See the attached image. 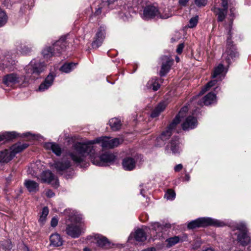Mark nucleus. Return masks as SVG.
<instances>
[{
	"label": "nucleus",
	"mask_w": 251,
	"mask_h": 251,
	"mask_svg": "<svg viewBox=\"0 0 251 251\" xmlns=\"http://www.w3.org/2000/svg\"><path fill=\"white\" fill-rule=\"evenodd\" d=\"M95 140L89 141L86 143L76 142L73 146L74 151L69 153L72 160L76 164H80L85 161V158L88 155L95 153L94 145Z\"/></svg>",
	"instance_id": "f257e3e1"
},
{
	"label": "nucleus",
	"mask_w": 251,
	"mask_h": 251,
	"mask_svg": "<svg viewBox=\"0 0 251 251\" xmlns=\"http://www.w3.org/2000/svg\"><path fill=\"white\" fill-rule=\"evenodd\" d=\"M225 226V224L223 221L210 217H200L188 223L187 228L194 229L197 228H204L210 226L218 227Z\"/></svg>",
	"instance_id": "f03ea898"
},
{
	"label": "nucleus",
	"mask_w": 251,
	"mask_h": 251,
	"mask_svg": "<svg viewBox=\"0 0 251 251\" xmlns=\"http://www.w3.org/2000/svg\"><path fill=\"white\" fill-rule=\"evenodd\" d=\"M143 14L144 18L148 20L154 19L156 17L165 19L170 17L168 14H161L158 7L153 4L146 5L144 8Z\"/></svg>",
	"instance_id": "7ed1b4c3"
},
{
	"label": "nucleus",
	"mask_w": 251,
	"mask_h": 251,
	"mask_svg": "<svg viewBox=\"0 0 251 251\" xmlns=\"http://www.w3.org/2000/svg\"><path fill=\"white\" fill-rule=\"evenodd\" d=\"M45 68L43 63L32 60L26 67V73L27 76L30 74V77H32L33 79H36L38 78L41 73L44 71Z\"/></svg>",
	"instance_id": "20e7f679"
},
{
	"label": "nucleus",
	"mask_w": 251,
	"mask_h": 251,
	"mask_svg": "<svg viewBox=\"0 0 251 251\" xmlns=\"http://www.w3.org/2000/svg\"><path fill=\"white\" fill-rule=\"evenodd\" d=\"M116 156L112 153L106 152L100 155H96L94 157L91 156V160L93 164L102 166L105 163H110L115 161Z\"/></svg>",
	"instance_id": "39448f33"
},
{
	"label": "nucleus",
	"mask_w": 251,
	"mask_h": 251,
	"mask_svg": "<svg viewBox=\"0 0 251 251\" xmlns=\"http://www.w3.org/2000/svg\"><path fill=\"white\" fill-rule=\"evenodd\" d=\"M123 141V140L119 138L111 139L106 136L97 138L95 139V144L101 143L102 148L104 149H113L122 144Z\"/></svg>",
	"instance_id": "423d86ee"
},
{
	"label": "nucleus",
	"mask_w": 251,
	"mask_h": 251,
	"mask_svg": "<svg viewBox=\"0 0 251 251\" xmlns=\"http://www.w3.org/2000/svg\"><path fill=\"white\" fill-rule=\"evenodd\" d=\"M31 134L30 132L24 133L20 134L16 131H4L0 132V142L3 141L4 142H7L18 138H27L31 136Z\"/></svg>",
	"instance_id": "0eeeda50"
},
{
	"label": "nucleus",
	"mask_w": 251,
	"mask_h": 251,
	"mask_svg": "<svg viewBox=\"0 0 251 251\" xmlns=\"http://www.w3.org/2000/svg\"><path fill=\"white\" fill-rule=\"evenodd\" d=\"M160 59L161 66L159 75L160 77H163L165 76L170 72L174 60L172 57L167 55H163Z\"/></svg>",
	"instance_id": "6e6552de"
},
{
	"label": "nucleus",
	"mask_w": 251,
	"mask_h": 251,
	"mask_svg": "<svg viewBox=\"0 0 251 251\" xmlns=\"http://www.w3.org/2000/svg\"><path fill=\"white\" fill-rule=\"evenodd\" d=\"M106 29V27L105 25H101L99 27L91 44L93 49H97L101 46L105 37Z\"/></svg>",
	"instance_id": "1a4fd4ad"
},
{
	"label": "nucleus",
	"mask_w": 251,
	"mask_h": 251,
	"mask_svg": "<svg viewBox=\"0 0 251 251\" xmlns=\"http://www.w3.org/2000/svg\"><path fill=\"white\" fill-rule=\"evenodd\" d=\"M226 52L227 55L234 61L239 58V53L237 50L235 44L231 40V36L229 35L226 40Z\"/></svg>",
	"instance_id": "9d476101"
},
{
	"label": "nucleus",
	"mask_w": 251,
	"mask_h": 251,
	"mask_svg": "<svg viewBox=\"0 0 251 251\" xmlns=\"http://www.w3.org/2000/svg\"><path fill=\"white\" fill-rule=\"evenodd\" d=\"M68 46V43L66 41V36H62L58 40L56 41L52 46V48L54 52L55 56H59L63 51L66 50Z\"/></svg>",
	"instance_id": "9b49d317"
},
{
	"label": "nucleus",
	"mask_w": 251,
	"mask_h": 251,
	"mask_svg": "<svg viewBox=\"0 0 251 251\" xmlns=\"http://www.w3.org/2000/svg\"><path fill=\"white\" fill-rule=\"evenodd\" d=\"M22 80L19 75L16 73H10L4 75L2 79V83L6 86H10L19 83Z\"/></svg>",
	"instance_id": "f8f14e48"
},
{
	"label": "nucleus",
	"mask_w": 251,
	"mask_h": 251,
	"mask_svg": "<svg viewBox=\"0 0 251 251\" xmlns=\"http://www.w3.org/2000/svg\"><path fill=\"white\" fill-rule=\"evenodd\" d=\"M93 238V242L101 249H107L111 247V244L108 239L101 234H96L94 235Z\"/></svg>",
	"instance_id": "ddd939ff"
},
{
	"label": "nucleus",
	"mask_w": 251,
	"mask_h": 251,
	"mask_svg": "<svg viewBox=\"0 0 251 251\" xmlns=\"http://www.w3.org/2000/svg\"><path fill=\"white\" fill-rule=\"evenodd\" d=\"M222 6L223 8H217L214 11L216 15L217 16V21L222 22L226 19L227 13V4L226 0H222Z\"/></svg>",
	"instance_id": "4468645a"
},
{
	"label": "nucleus",
	"mask_w": 251,
	"mask_h": 251,
	"mask_svg": "<svg viewBox=\"0 0 251 251\" xmlns=\"http://www.w3.org/2000/svg\"><path fill=\"white\" fill-rule=\"evenodd\" d=\"M172 133L166 129L162 131L161 133L157 136L155 141V145L156 147H161L165 144L166 142L171 138Z\"/></svg>",
	"instance_id": "2eb2a0df"
},
{
	"label": "nucleus",
	"mask_w": 251,
	"mask_h": 251,
	"mask_svg": "<svg viewBox=\"0 0 251 251\" xmlns=\"http://www.w3.org/2000/svg\"><path fill=\"white\" fill-rule=\"evenodd\" d=\"M65 231L68 236L73 238H78L81 233L80 227L74 224L67 225Z\"/></svg>",
	"instance_id": "dca6fc26"
},
{
	"label": "nucleus",
	"mask_w": 251,
	"mask_h": 251,
	"mask_svg": "<svg viewBox=\"0 0 251 251\" xmlns=\"http://www.w3.org/2000/svg\"><path fill=\"white\" fill-rule=\"evenodd\" d=\"M198 120L196 117L193 116H188L181 126L183 130H189L195 128L198 126Z\"/></svg>",
	"instance_id": "f3484780"
},
{
	"label": "nucleus",
	"mask_w": 251,
	"mask_h": 251,
	"mask_svg": "<svg viewBox=\"0 0 251 251\" xmlns=\"http://www.w3.org/2000/svg\"><path fill=\"white\" fill-rule=\"evenodd\" d=\"M237 236L236 241L242 246L246 247L251 244V238L249 232L235 233Z\"/></svg>",
	"instance_id": "a211bd4d"
},
{
	"label": "nucleus",
	"mask_w": 251,
	"mask_h": 251,
	"mask_svg": "<svg viewBox=\"0 0 251 251\" xmlns=\"http://www.w3.org/2000/svg\"><path fill=\"white\" fill-rule=\"evenodd\" d=\"M29 144L28 143H25L21 144L20 142H18L17 143L12 145L10 147V151H9L12 158H14L16 154L22 152L25 149L27 148Z\"/></svg>",
	"instance_id": "6ab92c4d"
},
{
	"label": "nucleus",
	"mask_w": 251,
	"mask_h": 251,
	"mask_svg": "<svg viewBox=\"0 0 251 251\" xmlns=\"http://www.w3.org/2000/svg\"><path fill=\"white\" fill-rule=\"evenodd\" d=\"M179 140L177 137H173L170 142L166 146L165 149L167 151H172L173 153L176 154L178 152Z\"/></svg>",
	"instance_id": "aec40b11"
},
{
	"label": "nucleus",
	"mask_w": 251,
	"mask_h": 251,
	"mask_svg": "<svg viewBox=\"0 0 251 251\" xmlns=\"http://www.w3.org/2000/svg\"><path fill=\"white\" fill-rule=\"evenodd\" d=\"M161 79L157 77L151 78L147 83L146 87L148 89H151L153 91H157L160 87Z\"/></svg>",
	"instance_id": "412c9836"
},
{
	"label": "nucleus",
	"mask_w": 251,
	"mask_h": 251,
	"mask_svg": "<svg viewBox=\"0 0 251 251\" xmlns=\"http://www.w3.org/2000/svg\"><path fill=\"white\" fill-rule=\"evenodd\" d=\"M44 147L48 150H51L56 156H60L62 153V149L58 144L54 142L45 143Z\"/></svg>",
	"instance_id": "4be33fe9"
},
{
	"label": "nucleus",
	"mask_w": 251,
	"mask_h": 251,
	"mask_svg": "<svg viewBox=\"0 0 251 251\" xmlns=\"http://www.w3.org/2000/svg\"><path fill=\"white\" fill-rule=\"evenodd\" d=\"M136 163L135 159L131 157H126L123 159L122 161L123 168L126 171H132L134 169Z\"/></svg>",
	"instance_id": "5701e85b"
},
{
	"label": "nucleus",
	"mask_w": 251,
	"mask_h": 251,
	"mask_svg": "<svg viewBox=\"0 0 251 251\" xmlns=\"http://www.w3.org/2000/svg\"><path fill=\"white\" fill-rule=\"evenodd\" d=\"M167 104L165 101H161L159 102L154 108L151 111V117L155 118L158 117L160 113L166 108Z\"/></svg>",
	"instance_id": "b1692460"
},
{
	"label": "nucleus",
	"mask_w": 251,
	"mask_h": 251,
	"mask_svg": "<svg viewBox=\"0 0 251 251\" xmlns=\"http://www.w3.org/2000/svg\"><path fill=\"white\" fill-rule=\"evenodd\" d=\"M15 61L11 58H7L0 65V70L3 72H10L14 70Z\"/></svg>",
	"instance_id": "393cba45"
},
{
	"label": "nucleus",
	"mask_w": 251,
	"mask_h": 251,
	"mask_svg": "<svg viewBox=\"0 0 251 251\" xmlns=\"http://www.w3.org/2000/svg\"><path fill=\"white\" fill-rule=\"evenodd\" d=\"M54 79V76L51 74H49L39 85L38 90L43 92L47 90L52 85Z\"/></svg>",
	"instance_id": "a878e982"
},
{
	"label": "nucleus",
	"mask_w": 251,
	"mask_h": 251,
	"mask_svg": "<svg viewBox=\"0 0 251 251\" xmlns=\"http://www.w3.org/2000/svg\"><path fill=\"white\" fill-rule=\"evenodd\" d=\"M24 185L30 193H36L39 190V184L36 181L31 179L25 180Z\"/></svg>",
	"instance_id": "bb28decb"
},
{
	"label": "nucleus",
	"mask_w": 251,
	"mask_h": 251,
	"mask_svg": "<svg viewBox=\"0 0 251 251\" xmlns=\"http://www.w3.org/2000/svg\"><path fill=\"white\" fill-rule=\"evenodd\" d=\"M72 166L70 160L58 161L54 163V166L57 172H62L70 168Z\"/></svg>",
	"instance_id": "cd10ccee"
},
{
	"label": "nucleus",
	"mask_w": 251,
	"mask_h": 251,
	"mask_svg": "<svg viewBox=\"0 0 251 251\" xmlns=\"http://www.w3.org/2000/svg\"><path fill=\"white\" fill-rule=\"evenodd\" d=\"M50 245L54 247H60L63 245V240L60 235L57 233L52 234L50 237Z\"/></svg>",
	"instance_id": "c85d7f7f"
},
{
	"label": "nucleus",
	"mask_w": 251,
	"mask_h": 251,
	"mask_svg": "<svg viewBox=\"0 0 251 251\" xmlns=\"http://www.w3.org/2000/svg\"><path fill=\"white\" fill-rule=\"evenodd\" d=\"M133 238L138 242H144L147 240L146 233L143 229L138 228L135 231Z\"/></svg>",
	"instance_id": "c756f323"
},
{
	"label": "nucleus",
	"mask_w": 251,
	"mask_h": 251,
	"mask_svg": "<svg viewBox=\"0 0 251 251\" xmlns=\"http://www.w3.org/2000/svg\"><path fill=\"white\" fill-rule=\"evenodd\" d=\"M13 159L8 149L0 151V164H5Z\"/></svg>",
	"instance_id": "7c9ffc66"
},
{
	"label": "nucleus",
	"mask_w": 251,
	"mask_h": 251,
	"mask_svg": "<svg viewBox=\"0 0 251 251\" xmlns=\"http://www.w3.org/2000/svg\"><path fill=\"white\" fill-rule=\"evenodd\" d=\"M41 178L43 182L50 184L54 179V175L50 170L45 171L42 173Z\"/></svg>",
	"instance_id": "2f4dec72"
},
{
	"label": "nucleus",
	"mask_w": 251,
	"mask_h": 251,
	"mask_svg": "<svg viewBox=\"0 0 251 251\" xmlns=\"http://www.w3.org/2000/svg\"><path fill=\"white\" fill-rule=\"evenodd\" d=\"M78 63L65 62L60 68V71L65 73H69L74 70L77 66Z\"/></svg>",
	"instance_id": "473e14b6"
},
{
	"label": "nucleus",
	"mask_w": 251,
	"mask_h": 251,
	"mask_svg": "<svg viewBox=\"0 0 251 251\" xmlns=\"http://www.w3.org/2000/svg\"><path fill=\"white\" fill-rule=\"evenodd\" d=\"M182 109H181L180 111L182 110ZM179 113L177 114L175 118L172 120L171 123H170L166 127L165 129L168 130V131H170L173 133V130L176 128V126L180 123L181 120L180 117L179 116Z\"/></svg>",
	"instance_id": "72a5a7b5"
},
{
	"label": "nucleus",
	"mask_w": 251,
	"mask_h": 251,
	"mask_svg": "<svg viewBox=\"0 0 251 251\" xmlns=\"http://www.w3.org/2000/svg\"><path fill=\"white\" fill-rule=\"evenodd\" d=\"M216 96L214 93L209 92L202 98V101L206 106H208L213 103L216 99Z\"/></svg>",
	"instance_id": "f704fd0d"
},
{
	"label": "nucleus",
	"mask_w": 251,
	"mask_h": 251,
	"mask_svg": "<svg viewBox=\"0 0 251 251\" xmlns=\"http://www.w3.org/2000/svg\"><path fill=\"white\" fill-rule=\"evenodd\" d=\"M43 57L45 59H49L52 56H54V52H53L52 46L45 47L42 51Z\"/></svg>",
	"instance_id": "c9c22d12"
},
{
	"label": "nucleus",
	"mask_w": 251,
	"mask_h": 251,
	"mask_svg": "<svg viewBox=\"0 0 251 251\" xmlns=\"http://www.w3.org/2000/svg\"><path fill=\"white\" fill-rule=\"evenodd\" d=\"M180 241V238L179 236H174L173 237L168 238L166 239L165 241V243H166V247L167 248H170L171 247L178 243Z\"/></svg>",
	"instance_id": "e433bc0d"
},
{
	"label": "nucleus",
	"mask_w": 251,
	"mask_h": 251,
	"mask_svg": "<svg viewBox=\"0 0 251 251\" xmlns=\"http://www.w3.org/2000/svg\"><path fill=\"white\" fill-rule=\"evenodd\" d=\"M109 124L113 131H117L121 128V121L117 118H112L109 121Z\"/></svg>",
	"instance_id": "4c0bfd02"
},
{
	"label": "nucleus",
	"mask_w": 251,
	"mask_h": 251,
	"mask_svg": "<svg viewBox=\"0 0 251 251\" xmlns=\"http://www.w3.org/2000/svg\"><path fill=\"white\" fill-rule=\"evenodd\" d=\"M8 21V16L6 12L0 8V27L4 26Z\"/></svg>",
	"instance_id": "58836bf2"
},
{
	"label": "nucleus",
	"mask_w": 251,
	"mask_h": 251,
	"mask_svg": "<svg viewBox=\"0 0 251 251\" xmlns=\"http://www.w3.org/2000/svg\"><path fill=\"white\" fill-rule=\"evenodd\" d=\"M224 70V66L222 64H220L218 66L215 67L212 73L211 77L212 78H216L218 75L221 74Z\"/></svg>",
	"instance_id": "ea45409f"
},
{
	"label": "nucleus",
	"mask_w": 251,
	"mask_h": 251,
	"mask_svg": "<svg viewBox=\"0 0 251 251\" xmlns=\"http://www.w3.org/2000/svg\"><path fill=\"white\" fill-rule=\"evenodd\" d=\"M237 230V231L235 233H242L249 232V230L247 227V226L244 223H239L237 224L234 227V230Z\"/></svg>",
	"instance_id": "a19ab883"
},
{
	"label": "nucleus",
	"mask_w": 251,
	"mask_h": 251,
	"mask_svg": "<svg viewBox=\"0 0 251 251\" xmlns=\"http://www.w3.org/2000/svg\"><path fill=\"white\" fill-rule=\"evenodd\" d=\"M49 210L47 206H45L43 208L42 210L41 215L39 220V222H43L46 221V217L49 214Z\"/></svg>",
	"instance_id": "79ce46f5"
},
{
	"label": "nucleus",
	"mask_w": 251,
	"mask_h": 251,
	"mask_svg": "<svg viewBox=\"0 0 251 251\" xmlns=\"http://www.w3.org/2000/svg\"><path fill=\"white\" fill-rule=\"evenodd\" d=\"M199 21V16H195V17H192L190 19L189 21V24L188 25V27L190 28H194L195 27L198 23Z\"/></svg>",
	"instance_id": "37998d69"
},
{
	"label": "nucleus",
	"mask_w": 251,
	"mask_h": 251,
	"mask_svg": "<svg viewBox=\"0 0 251 251\" xmlns=\"http://www.w3.org/2000/svg\"><path fill=\"white\" fill-rule=\"evenodd\" d=\"M165 195L168 199L173 200L175 199L176 197V193L174 190L171 189H169L167 190Z\"/></svg>",
	"instance_id": "c03bdc74"
},
{
	"label": "nucleus",
	"mask_w": 251,
	"mask_h": 251,
	"mask_svg": "<svg viewBox=\"0 0 251 251\" xmlns=\"http://www.w3.org/2000/svg\"><path fill=\"white\" fill-rule=\"evenodd\" d=\"M207 0H194L195 4L198 7H203L207 3Z\"/></svg>",
	"instance_id": "a18cd8bd"
},
{
	"label": "nucleus",
	"mask_w": 251,
	"mask_h": 251,
	"mask_svg": "<svg viewBox=\"0 0 251 251\" xmlns=\"http://www.w3.org/2000/svg\"><path fill=\"white\" fill-rule=\"evenodd\" d=\"M102 12V8L101 7H99V8H97L94 13H93L91 16L89 18L90 21H93V17H96L98 16H99L101 14Z\"/></svg>",
	"instance_id": "49530a36"
},
{
	"label": "nucleus",
	"mask_w": 251,
	"mask_h": 251,
	"mask_svg": "<svg viewBox=\"0 0 251 251\" xmlns=\"http://www.w3.org/2000/svg\"><path fill=\"white\" fill-rule=\"evenodd\" d=\"M31 51V49L27 46H24L21 48V52L25 55L29 54Z\"/></svg>",
	"instance_id": "de8ad7c7"
},
{
	"label": "nucleus",
	"mask_w": 251,
	"mask_h": 251,
	"mask_svg": "<svg viewBox=\"0 0 251 251\" xmlns=\"http://www.w3.org/2000/svg\"><path fill=\"white\" fill-rule=\"evenodd\" d=\"M151 229L154 231H159L161 228V225L159 223H154L151 225Z\"/></svg>",
	"instance_id": "09e8293b"
},
{
	"label": "nucleus",
	"mask_w": 251,
	"mask_h": 251,
	"mask_svg": "<svg viewBox=\"0 0 251 251\" xmlns=\"http://www.w3.org/2000/svg\"><path fill=\"white\" fill-rule=\"evenodd\" d=\"M184 48V44L183 43L178 44L176 50L177 54H181L183 51Z\"/></svg>",
	"instance_id": "8fccbe9b"
},
{
	"label": "nucleus",
	"mask_w": 251,
	"mask_h": 251,
	"mask_svg": "<svg viewBox=\"0 0 251 251\" xmlns=\"http://www.w3.org/2000/svg\"><path fill=\"white\" fill-rule=\"evenodd\" d=\"M58 219L55 217H53L50 221V226L53 227H55L58 224Z\"/></svg>",
	"instance_id": "3c124183"
},
{
	"label": "nucleus",
	"mask_w": 251,
	"mask_h": 251,
	"mask_svg": "<svg viewBox=\"0 0 251 251\" xmlns=\"http://www.w3.org/2000/svg\"><path fill=\"white\" fill-rule=\"evenodd\" d=\"M217 82V80H212L210 81H209L206 84V88H210L214 86H215Z\"/></svg>",
	"instance_id": "603ef678"
},
{
	"label": "nucleus",
	"mask_w": 251,
	"mask_h": 251,
	"mask_svg": "<svg viewBox=\"0 0 251 251\" xmlns=\"http://www.w3.org/2000/svg\"><path fill=\"white\" fill-rule=\"evenodd\" d=\"M5 249L6 250H11L12 248L11 240L7 239L5 240Z\"/></svg>",
	"instance_id": "864d4df0"
},
{
	"label": "nucleus",
	"mask_w": 251,
	"mask_h": 251,
	"mask_svg": "<svg viewBox=\"0 0 251 251\" xmlns=\"http://www.w3.org/2000/svg\"><path fill=\"white\" fill-rule=\"evenodd\" d=\"M236 12H230L229 17H230V19L229 22H230V24L231 25L233 24V21H234V19L236 18Z\"/></svg>",
	"instance_id": "5fc2aeb1"
},
{
	"label": "nucleus",
	"mask_w": 251,
	"mask_h": 251,
	"mask_svg": "<svg viewBox=\"0 0 251 251\" xmlns=\"http://www.w3.org/2000/svg\"><path fill=\"white\" fill-rule=\"evenodd\" d=\"M46 194L48 198H52L55 196V193L51 189L48 190Z\"/></svg>",
	"instance_id": "6e6d98bb"
},
{
	"label": "nucleus",
	"mask_w": 251,
	"mask_h": 251,
	"mask_svg": "<svg viewBox=\"0 0 251 251\" xmlns=\"http://www.w3.org/2000/svg\"><path fill=\"white\" fill-rule=\"evenodd\" d=\"M189 0H179L178 3L181 6H186Z\"/></svg>",
	"instance_id": "4d7b16f0"
},
{
	"label": "nucleus",
	"mask_w": 251,
	"mask_h": 251,
	"mask_svg": "<svg viewBox=\"0 0 251 251\" xmlns=\"http://www.w3.org/2000/svg\"><path fill=\"white\" fill-rule=\"evenodd\" d=\"M183 168V166L181 164L176 165L174 168V170L176 172H179Z\"/></svg>",
	"instance_id": "13d9d810"
},
{
	"label": "nucleus",
	"mask_w": 251,
	"mask_h": 251,
	"mask_svg": "<svg viewBox=\"0 0 251 251\" xmlns=\"http://www.w3.org/2000/svg\"><path fill=\"white\" fill-rule=\"evenodd\" d=\"M180 242H184V241H187L188 240V235L186 234H184L181 236V237H180Z\"/></svg>",
	"instance_id": "bf43d9fd"
},
{
	"label": "nucleus",
	"mask_w": 251,
	"mask_h": 251,
	"mask_svg": "<svg viewBox=\"0 0 251 251\" xmlns=\"http://www.w3.org/2000/svg\"><path fill=\"white\" fill-rule=\"evenodd\" d=\"M52 185L53 187H54V188H58L59 186V182L58 179L56 178L55 179L54 182L53 183Z\"/></svg>",
	"instance_id": "052dcab7"
},
{
	"label": "nucleus",
	"mask_w": 251,
	"mask_h": 251,
	"mask_svg": "<svg viewBox=\"0 0 251 251\" xmlns=\"http://www.w3.org/2000/svg\"><path fill=\"white\" fill-rule=\"evenodd\" d=\"M115 0H107L106 2L107 4V5L109 8H112V7H111V5L115 2Z\"/></svg>",
	"instance_id": "680f3d73"
},
{
	"label": "nucleus",
	"mask_w": 251,
	"mask_h": 251,
	"mask_svg": "<svg viewBox=\"0 0 251 251\" xmlns=\"http://www.w3.org/2000/svg\"><path fill=\"white\" fill-rule=\"evenodd\" d=\"M190 178V175L188 174H185V176L183 178V181H188Z\"/></svg>",
	"instance_id": "e2e57ef3"
},
{
	"label": "nucleus",
	"mask_w": 251,
	"mask_h": 251,
	"mask_svg": "<svg viewBox=\"0 0 251 251\" xmlns=\"http://www.w3.org/2000/svg\"><path fill=\"white\" fill-rule=\"evenodd\" d=\"M141 251H156V249L154 247H150L144 249Z\"/></svg>",
	"instance_id": "0e129e2a"
},
{
	"label": "nucleus",
	"mask_w": 251,
	"mask_h": 251,
	"mask_svg": "<svg viewBox=\"0 0 251 251\" xmlns=\"http://www.w3.org/2000/svg\"><path fill=\"white\" fill-rule=\"evenodd\" d=\"M12 174H10L8 177H6V180L7 183H10L12 180Z\"/></svg>",
	"instance_id": "69168bd1"
},
{
	"label": "nucleus",
	"mask_w": 251,
	"mask_h": 251,
	"mask_svg": "<svg viewBox=\"0 0 251 251\" xmlns=\"http://www.w3.org/2000/svg\"><path fill=\"white\" fill-rule=\"evenodd\" d=\"M75 221L76 223H81V221H82V218L79 217H77L75 218Z\"/></svg>",
	"instance_id": "338daca9"
},
{
	"label": "nucleus",
	"mask_w": 251,
	"mask_h": 251,
	"mask_svg": "<svg viewBox=\"0 0 251 251\" xmlns=\"http://www.w3.org/2000/svg\"><path fill=\"white\" fill-rule=\"evenodd\" d=\"M83 251H91V250L90 248L85 247L83 249Z\"/></svg>",
	"instance_id": "774afa93"
}]
</instances>
